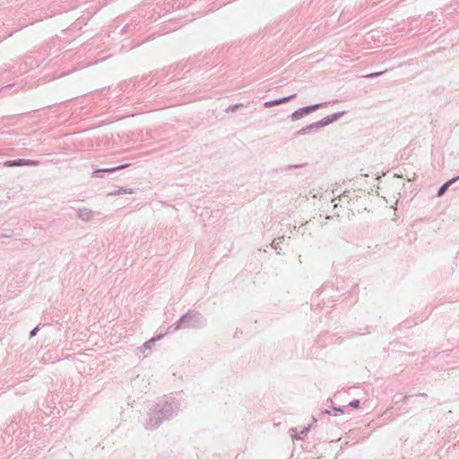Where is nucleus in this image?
<instances>
[{"instance_id": "8", "label": "nucleus", "mask_w": 459, "mask_h": 459, "mask_svg": "<svg viewBox=\"0 0 459 459\" xmlns=\"http://www.w3.org/2000/svg\"><path fill=\"white\" fill-rule=\"evenodd\" d=\"M457 179H459V176L456 177V178H452L451 180H449L446 183H445L442 186H440V188H439V190L437 192V196L443 195L445 194V192L446 191V189L448 188V186H450Z\"/></svg>"}, {"instance_id": "12", "label": "nucleus", "mask_w": 459, "mask_h": 459, "mask_svg": "<svg viewBox=\"0 0 459 459\" xmlns=\"http://www.w3.org/2000/svg\"><path fill=\"white\" fill-rule=\"evenodd\" d=\"M315 127H310V125L307 126L306 127H303L302 129L299 130L297 132L298 134H306L308 133L309 130L314 129Z\"/></svg>"}, {"instance_id": "16", "label": "nucleus", "mask_w": 459, "mask_h": 459, "mask_svg": "<svg viewBox=\"0 0 459 459\" xmlns=\"http://www.w3.org/2000/svg\"><path fill=\"white\" fill-rule=\"evenodd\" d=\"M38 330H39L38 327H35L33 330H31L30 333V337L35 336L37 334Z\"/></svg>"}, {"instance_id": "20", "label": "nucleus", "mask_w": 459, "mask_h": 459, "mask_svg": "<svg viewBox=\"0 0 459 459\" xmlns=\"http://www.w3.org/2000/svg\"><path fill=\"white\" fill-rule=\"evenodd\" d=\"M334 411L343 412V410L342 408H333Z\"/></svg>"}, {"instance_id": "6", "label": "nucleus", "mask_w": 459, "mask_h": 459, "mask_svg": "<svg viewBox=\"0 0 459 459\" xmlns=\"http://www.w3.org/2000/svg\"><path fill=\"white\" fill-rule=\"evenodd\" d=\"M129 166V164H125V165H122V166H118L117 168H111V169H97L95 170L93 173H92V177L94 178H101L102 177V174L104 172H114L116 170H118V169H123L125 168H127Z\"/></svg>"}, {"instance_id": "15", "label": "nucleus", "mask_w": 459, "mask_h": 459, "mask_svg": "<svg viewBox=\"0 0 459 459\" xmlns=\"http://www.w3.org/2000/svg\"><path fill=\"white\" fill-rule=\"evenodd\" d=\"M4 166H6V167L15 166V160L6 161V162H4Z\"/></svg>"}, {"instance_id": "4", "label": "nucleus", "mask_w": 459, "mask_h": 459, "mask_svg": "<svg viewBox=\"0 0 459 459\" xmlns=\"http://www.w3.org/2000/svg\"><path fill=\"white\" fill-rule=\"evenodd\" d=\"M76 216L82 221L89 222L95 218V212L88 207H82L76 210Z\"/></svg>"}, {"instance_id": "9", "label": "nucleus", "mask_w": 459, "mask_h": 459, "mask_svg": "<svg viewBox=\"0 0 459 459\" xmlns=\"http://www.w3.org/2000/svg\"><path fill=\"white\" fill-rule=\"evenodd\" d=\"M161 338V335H158L157 337H153L151 340L147 341L142 347L143 351L145 350L152 349V346L155 343L157 340H160Z\"/></svg>"}, {"instance_id": "11", "label": "nucleus", "mask_w": 459, "mask_h": 459, "mask_svg": "<svg viewBox=\"0 0 459 459\" xmlns=\"http://www.w3.org/2000/svg\"><path fill=\"white\" fill-rule=\"evenodd\" d=\"M38 162L30 160H16L15 166H23V165H37Z\"/></svg>"}, {"instance_id": "2", "label": "nucleus", "mask_w": 459, "mask_h": 459, "mask_svg": "<svg viewBox=\"0 0 459 459\" xmlns=\"http://www.w3.org/2000/svg\"><path fill=\"white\" fill-rule=\"evenodd\" d=\"M323 104H315L307 107L301 108L290 115L291 121H297L301 119L305 115L311 113L322 107Z\"/></svg>"}, {"instance_id": "14", "label": "nucleus", "mask_w": 459, "mask_h": 459, "mask_svg": "<svg viewBox=\"0 0 459 459\" xmlns=\"http://www.w3.org/2000/svg\"><path fill=\"white\" fill-rule=\"evenodd\" d=\"M359 405V400H354V401L350 403V406L354 407V408H358Z\"/></svg>"}, {"instance_id": "18", "label": "nucleus", "mask_w": 459, "mask_h": 459, "mask_svg": "<svg viewBox=\"0 0 459 459\" xmlns=\"http://www.w3.org/2000/svg\"><path fill=\"white\" fill-rule=\"evenodd\" d=\"M308 429H309V427L304 428V429L301 430L300 434H301V435H306V434L307 433Z\"/></svg>"}, {"instance_id": "10", "label": "nucleus", "mask_w": 459, "mask_h": 459, "mask_svg": "<svg viewBox=\"0 0 459 459\" xmlns=\"http://www.w3.org/2000/svg\"><path fill=\"white\" fill-rule=\"evenodd\" d=\"M134 193V190L132 188H124V187H120L118 188L117 190L114 191V192H111L109 193L108 195H121V194H129V195H132Z\"/></svg>"}, {"instance_id": "7", "label": "nucleus", "mask_w": 459, "mask_h": 459, "mask_svg": "<svg viewBox=\"0 0 459 459\" xmlns=\"http://www.w3.org/2000/svg\"><path fill=\"white\" fill-rule=\"evenodd\" d=\"M296 96V94H292L289 97H284V98H281V99H278V100H271V101H266L264 105L265 108H270V107H273L274 105H279V104H282V103H285L287 101H289L290 99L294 98Z\"/></svg>"}, {"instance_id": "13", "label": "nucleus", "mask_w": 459, "mask_h": 459, "mask_svg": "<svg viewBox=\"0 0 459 459\" xmlns=\"http://www.w3.org/2000/svg\"><path fill=\"white\" fill-rule=\"evenodd\" d=\"M160 423V420H153L152 419L150 420V422H149V425L151 427H156L158 426L159 424Z\"/></svg>"}, {"instance_id": "21", "label": "nucleus", "mask_w": 459, "mask_h": 459, "mask_svg": "<svg viewBox=\"0 0 459 459\" xmlns=\"http://www.w3.org/2000/svg\"><path fill=\"white\" fill-rule=\"evenodd\" d=\"M238 107H239V105H236V106H234V107L232 108V110H233V111H234V110H236Z\"/></svg>"}, {"instance_id": "5", "label": "nucleus", "mask_w": 459, "mask_h": 459, "mask_svg": "<svg viewBox=\"0 0 459 459\" xmlns=\"http://www.w3.org/2000/svg\"><path fill=\"white\" fill-rule=\"evenodd\" d=\"M178 411L177 405L167 403L162 409L160 410V413L163 414V418H169L170 417L174 412Z\"/></svg>"}, {"instance_id": "1", "label": "nucleus", "mask_w": 459, "mask_h": 459, "mask_svg": "<svg viewBox=\"0 0 459 459\" xmlns=\"http://www.w3.org/2000/svg\"><path fill=\"white\" fill-rule=\"evenodd\" d=\"M198 322L199 314L189 311L174 325V330L177 331L184 327L195 326Z\"/></svg>"}, {"instance_id": "3", "label": "nucleus", "mask_w": 459, "mask_h": 459, "mask_svg": "<svg viewBox=\"0 0 459 459\" xmlns=\"http://www.w3.org/2000/svg\"><path fill=\"white\" fill-rule=\"evenodd\" d=\"M343 114H344V112H339V113H334L330 116H327L317 122L310 124V127L319 128V127L326 126L330 125L331 123L339 119L341 117L343 116Z\"/></svg>"}, {"instance_id": "19", "label": "nucleus", "mask_w": 459, "mask_h": 459, "mask_svg": "<svg viewBox=\"0 0 459 459\" xmlns=\"http://www.w3.org/2000/svg\"><path fill=\"white\" fill-rule=\"evenodd\" d=\"M379 74H380V73H375V74H369L368 76H369V77H375V76H377V75H379Z\"/></svg>"}, {"instance_id": "17", "label": "nucleus", "mask_w": 459, "mask_h": 459, "mask_svg": "<svg viewBox=\"0 0 459 459\" xmlns=\"http://www.w3.org/2000/svg\"><path fill=\"white\" fill-rule=\"evenodd\" d=\"M290 436H291L292 437H298V438H300V437H298V436H297V432H296V430H295V429H290Z\"/></svg>"}]
</instances>
